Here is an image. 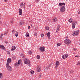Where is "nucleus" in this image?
<instances>
[{
    "label": "nucleus",
    "mask_w": 80,
    "mask_h": 80,
    "mask_svg": "<svg viewBox=\"0 0 80 80\" xmlns=\"http://www.w3.org/2000/svg\"><path fill=\"white\" fill-rule=\"evenodd\" d=\"M59 5H60V6H62V5H65V4L64 2H62V3L60 2L59 3Z\"/></svg>",
    "instance_id": "nucleus-14"
},
{
    "label": "nucleus",
    "mask_w": 80,
    "mask_h": 80,
    "mask_svg": "<svg viewBox=\"0 0 80 80\" xmlns=\"http://www.w3.org/2000/svg\"><path fill=\"white\" fill-rule=\"evenodd\" d=\"M68 37L66 36L65 37V38H68Z\"/></svg>",
    "instance_id": "nucleus-50"
},
{
    "label": "nucleus",
    "mask_w": 80,
    "mask_h": 80,
    "mask_svg": "<svg viewBox=\"0 0 80 80\" xmlns=\"http://www.w3.org/2000/svg\"><path fill=\"white\" fill-rule=\"evenodd\" d=\"M50 67V66H48L47 67V69H49Z\"/></svg>",
    "instance_id": "nucleus-38"
},
{
    "label": "nucleus",
    "mask_w": 80,
    "mask_h": 80,
    "mask_svg": "<svg viewBox=\"0 0 80 80\" xmlns=\"http://www.w3.org/2000/svg\"><path fill=\"white\" fill-rule=\"evenodd\" d=\"M21 55L22 58H25V55H23V54H21Z\"/></svg>",
    "instance_id": "nucleus-27"
},
{
    "label": "nucleus",
    "mask_w": 80,
    "mask_h": 80,
    "mask_svg": "<svg viewBox=\"0 0 80 80\" xmlns=\"http://www.w3.org/2000/svg\"><path fill=\"white\" fill-rule=\"evenodd\" d=\"M20 6L21 7H22L23 6V2H22L20 4Z\"/></svg>",
    "instance_id": "nucleus-33"
},
{
    "label": "nucleus",
    "mask_w": 80,
    "mask_h": 80,
    "mask_svg": "<svg viewBox=\"0 0 80 80\" xmlns=\"http://www.w3.org/2000/svg\"><path fill=\"white\" fill-rule=\"evenodd\" d=\"M40 1V0H36V2H38Z\"/></svg>",
    "instance_id": "nucleus-43"
},
{
    "label": "nucleus",
    "mask_w": 80,
    "mask_h": 80,
    "mask_svg": "<svg viewBox=\"0 0 80 80\" xmlns=\"http://www.w3.org/2000/svg\"><path fill=\"white\" fill-rule=\"evenodd\" d=\"M60 10H65V6H63Z\"/></svg>",
    "instance_id": "nucleus-11"
},
{
    "label": "nucleus",
    "mask_w": 80,
    "mask_h": 80,
    "mask_svg": "<svg viewBox=\"0 0 80 80\" xmlns=\"http://www.w3.org/2000/svg\"><path fill=\"white\" fill-rule=\"evenodd\" d=\"M0 48H1V49L3 50L5 49V47L3 45H1L0 46Z\"/></svg>",
    "instance_id": "nucleus-15"
},
{
    "label": "nucleus",
    "mask_w": 80,
    "mask_h": 80,
    "mask_svg": "<svg viewBox=\"0 0 80 80\" xmlns=\"http://www.w3.org/2000/svg\"><path fill=\"white\" fill-rule=\"evenodd\" d=\"M39 50L40 52H44L45 50V48L44 47H41L39 48Z\"/></svg>",
    "instance_id": "nucleus-7"
},
{
    "label": "nucleus",
    "mask_w": 80,
    "mask_h": 80,
    "mask_svg": "<svg viewBox=\"0 0 80 80\" xmlns=\"http://www.w3.org/2000/svg\"><path fill=\"white\" fill-rule=\"evenodd\" d=\"M35 30H37V28H35Z\"/></svg>",
    "instance_id": "nucleus-55"
},
{
    "label": "nucleus",
    "mask_w": 80,
    "mask_h": 80,
    "mask_svg": "<svg viewBox=\"0 0 80 80\" xmlns=\"http://www.w3.org/2000/svg\"><path fill=\"white\" fill-rule=\"evenodd\" d=\"M12 33H15V30H13L12 31Z\"/></svg>",
    "instance_id": "nucleus-42"
},
{
    "label": "nucleus",
    "mask_w": 80,
    "mask_h": 80,
    "mask_svg": "<svg viewBox=\"0 0 80 80\" xmlns=\"http://www.w3.org/2000/svg\"><path fill=\"white\" fill-rule=\"evenodd\" d=\"M19 15H22V10H19Z\"/></svg>",
    "instance_id": "nucleus-18"
},
{
    "label": "nucleus",
    "mask_w": 80,
    "mask_h": 80,
    "mask_svg": "<svg viewBox=\"0 0 80 80\" xmlns=\"http://www.w3.org/2000/svg\"><path fill=\"white\" fill-rule=\"evenodd\" d=\"M41 67L40 66H37V72H39L41 71Z\"/></svg>",
    "instance_id": "nucleus-9"
},
{
    "label": "nucleus",
    "mask_w": 80,
    "mask_h": 80,
    "mask_svg": "<svg viewBox=\"0 0 80 80\" xmlns=\"http://www.w3.org/2000/svg\"><path fill=\"white\" fill-rule=\"evenodd\" d=\"M72 20H73V19L72 18H70L68 20V21L70 23H71L72 22Z\"/></svg>",
    "instance_id": "nucleus-22"
},
{
    "label": "nucleus",
    "mask_w": 80,
    "mask_h": 80,
    "mask_svg": "<svg viewBox=\"0 0 80 80\" xmlns=\"http://www.w3.org/2000/svg\"><path fill=\"white\" fill-rule=\"evenodd\" d=\"M78 64H77V65H78V64H79V65H80V62H78Z\"/></svg>",
    "instance_id": "nucleus-49"
},
{
    "label": "nucleus",
    "mask_w": 80,
    "mask_h": 80,
    "mask_svg": "<svg viewBox=\"0 0 80 80\" xmlns=\"http://www.w3.org/2000/svg\"><path fill=\"white\" fill-rule=\"evenodd\" d=\"M28 29H30V26H28Z\"/></svg>",
    "instance_id": "nucleus-44"
},
{
    "label": "nucleus",
    "mask_w": 80,
    "mask_h": 80,
    "mask_svg": "<svg viewBox=\"0 0 80 80\" xmlns=\"http://www.w3.org/2000/svg\"><path fill=\"white\" fill-rule=\"evenodd\" d=\"M78 14H80V11H79L78 12Z\"/></svg>",
    "instance_id": "nucleus-53"
},
{
    "label": "nucleus",
    "mask_w": 80,
    "mask_h": 80,
    "mask_svg": "<svg viewBox=\"0 0 80 80\" xmlns=\"http://www.w3.org/2000/svg\"><path fill=\"white\" fill-rule=\"evenodd\" d=\"M28 53H29V54H30V55H31V54H32V52L31 51H29L28 52Z\"/></svg>",
    "instance_id": "nucleus-35"
},
{
    "label": "nucleus",
    "mask_w": 80,
    "mask_h": 80,
    "mask_svg": "<svg viewBox=\"0 0 80 80\" xmlns=\"http://www.w3.org/2000/svg\"><path fill=\"white\" fill-rule=\"evenodd\" d=\"M66 0L67 1V0Z\"/></svg>",
    "instance_id": "nucleus-58"
},
{
    "label": "nucleus",
    "mask_w": 80,
    "mask_h": 80,
    "mask_svg": "<svg viewBox=\"0 0 80 80\" xmlns=\"http://www.w3.org/2000/svg\"><path fill=\"white\" fill-rule=\"evenodd\" d=\"M62 58H63V59H65V55H63L62 56Z\"/></svg>",
    "instance_id": "nucleus-34"
},
{
    "label": "nucleus",
    "mask_w": 80,
    "mask_h": 80,
    "mask_svg": "<svg viewBox=\"0 0 80 80\" xmlns=\"http://www.w3.org/2000/svg\"><path fill=\"white\" fill-rule=\"evenodd\" d=\"M64 57H65V58H67V57H68V55L65 54Z\"/></svg>",
    "instance_id": "nucleus-29"
},
{
    "label": "nucleus",
    "mask_w": 80,
    "mask_h": 80,
    "mask_svg": "<svg viewBox=\"0 0 80 80\" xmlns=\"http://www.w3.org/2000/svg\"><path fill=\"white\" fill-rule=\"evenodd\" d=\"M45 29L46 30H49V28L48 27H46L45 28Z\"/></svg>",
    "instance_id": "nucleus-28"
},
{
    "label": "nucleus",
    "mask_w": 80,
    "mask_h": 80,
    "mask_svg": "<svg viewBox=\"0 0 80 80\" xmlns=\"http://www.w3.org/2000/svg\"><path fill=\"white\" fill-rule=\"evenodd\" d=\"M31 26H32V25H31Z\"/></svg>",
    "instance_id": "nucleus-57"
},
{
    "label": "nucleus",
    "mask_w": 80,
    "mask_h": 80,
    "mask_svg": "<svg viewBox=\"0 0 80 80\" xmlns=\"http://www.w3.org/2000/svg\"><path fill=\"white\" fill-rule=\"evenodd\" d=\"M75 57H78V56H75Z\"/></svg>",
    "instance_id": "nucleus-54"
},
{
    "label": "nucleus",
    "mask_w": 80,
    "mask_h": 80,
    "mask_svg": "<svg viewBox=\"0 0 80 80\" xmlns=\"http://www.w3.org/2000/svg\"><path fill=\"white\" fill-rule=\"evenodd\" d=\"M19 23H20V25H23V22H19Z\"/></svg>",
    "instance_id": "nucleus-31"
},
{
    "label": "nucleus",
    "mask_w": 80,
    "mask_h": 80,
    "mask_svg": "<svg viewBox=\"0 0 80 80\" xmlns=\"http://www.w3.org/2000/svg\"><path fill=\"white\" fill-rule=\"evenodd\" d=\"M57 47H59V46H60L61 45V44L60 43H57Z\"/></svg>",
    "instance_id": "nucleus-30"
},
{
    "label": "nucleus",
    "mask_w": 80,
    "mask_h": 80,
    "mask_svg": "<svg viewBox=\"0 0 80 80\" xmlns=\"http://www.w3.org/2000/svg\"><path fill=\"white\" fill-rule=\"evenodd\" d=\"M34 36H37V33L35 32L34 33Z\"/></svg>",
    "instance_id": "nucleus-36"
},
{
    "label": "nucleus",
    "mask_w": 80,
    "mask_h": 80,
    "mask_svg": "<svg viewBox=\"0 0 80 80\" xmlns=\"http://www.w3.org/2000/svg\"><path fill=\"white\" fill-rule=\"evenodd\" d=\"M1 17H2V15H1V14H0V18H1Z\"/></svg>",
    "instance_id": "nucleus-52"
},
{
    "label": "nucleus",
    "mask_w": 80,
    "mask_h": 80,
    "mask_svg": "<svg viewBox=\"0 0 80 80\" xmlns=\"http://www.w3.org/2000/svg\"><path fill=\"white\" fill-rule=\"evenodd\" d=\"M24 63L25 64H28V65L29 67H30V60L28 59L27 58H25L24 60Z\"/></svg>",
    "instance_id": "nucleus-1"
},
{
    "label": "nucleus",
    "mask_w": 80,
    "mask_h": 80,
    "mask_svg": "<svg viewBox=\"0 0 80 80\" xmlns=\"http://www.w3.org/2000/svg\"><path fill=\"white\" fill-rule=\"evenodd\" d=\"M61 12H65V10H61L60 11Z\"/></svg>",
    "instance_id": "nucleus-40"
},
{
    "label": "nucleus",
    "mask_w": 80,
    "mask_h": 80,
    "mask_svg": "<svg viewBox=\"0 0 80 80\" xmlns=\"http://www.w3.org/2000/svg\"><path fill=\"white\" fill-rule=\"evenodd\" d=\"M30 72L31 74H33V73L34 72V71H33L32 70L30 71Z\"/></svg>",
    "instance_id": "nucleus-32"
},
{
    "label": "nucleus",
    "mask_w": 80,
    "mask_h": 80,
    "mask_svg": "<svg viewBox=\"0 0 80 80\" xmlns=\"http://www.w3.org/2000/svg\"><path fill=\"white\" fill-rule=\"evenodd\" d=\"M52 64H49V67H51L52 66Z\"/></svg>",
    "instance_id": "nucleus-45"
},
{
    "label": "nucleus",
    "mask_w": 80,
    "mask_h": 80,
    "mask_svg": "<svg viewBox=\"0 0 80 80\" xmlns=\"http://www.w3.org/2000/svg\"><path fill=\"white\" fill-rule=\"evenodd\" d=\"M73 50L74 51H76V49H74Z\"/></svg>",
    "instance_id": "nucleus-51"
},
{
    "label": "nucleus",
    "mask_w": 80,
    "mask_h": 80,
    "mask_svg": "<svg viewBox=\"0 0 80 80\" xmlns=\"http://www.w3.org/2000/svg\"><path fill=\"white\" fill-rule=\"evenodd\" d=\"M21 62V59H20L18 60V63L16 62L15 63V66H16V67H18L19 66V65H20V62Z\"/></svg>",
    "instance_id": "nucleus-8"
},
{
    "label": "nucleus",
    "mask_w": 80,
    "mask_h": 80,
    "mask_svg": "<svg viewBox=\"0 0 80 80\" xmlns=\"http://www.w3.org/2000/svg\"><path fill=\"white\" fill-rule=\"evenodd\" d=\"M78 33H79V30L73 32L72 33V35L75 36H77V35H78Z\"/></svg>",
    "instance_id": "nucleus-2"
},
{
    "label": "nucleus",
    "mask_w": 80,
    "mask_h": 80,
    "mask_svg": "<svg viewBox=\"0 0 80 80\" xmlns=\"http://www.w3.org/2000/svg\"><path fill=\"white\" fill-rule=\"evenodd\" d=\"M41 75H42V74H40L39 75V78H42V76Z\"/></svg>",
    "instance_id": "nucleus-37"
},
{
    "label": "nucleus",
    "mask_w": 80,
    "mask_h": 80,
    "mask_svg": "<svg viewBox=\"0 0 80 80\" xmlns=\"http://www.w3.org/2000/svg\"><path fill=\"white\" fill-rule=\"evenodd\" d=\"M11 61H12V59L10 58H8V59L7 62V63L6 65H9L10 63L11 62Z\"/></svg>",
    "instance_id": "nucleus-10"
},
{
    "label": "nucleus",
    "mask_w": 80,
    "mask_h": 80,
    "mask_svg": "<svg viewBox=\"0 0 80 80\" xmlns=\"http://www.w3.org/2000/svg\"><path fill=\"white\" fill-rule=\"evenodd\" d=\"M26 37H29V34L28 33V32L26 33Z\"/></svg>",
    "instance_id": "nucleus-20"
},
{
    "label": "nucleus",
    "mask_w": 80,
    "mask_h": 80,
    "mask_svg": "<svg viewBox=\"0 0 80 80\" xmlns=\"http://www.w3.org/2000/svg\"><path fill=\"white\" fill-rule=\"evenodd\" d=\"M47 36L48 37V38L49 39H50V32H48L47 34Z\"/></svg>",
    "instance_id": "nucleus-12"
},
{
    "label": "nucleus",
    "mask_w": 80,
    "mask_h": 80,
    "mask_svg": "<svg viewBox=\"0 0 80 80\" xmlns=\"http://www.w3.org/2000/svg\"><path fill=\"white\" fill-rule=\"evenodd\" d=\"M65 43H66L67 45H69V44L70 43L71 41L70 40L68 39H66L65 41Z\"/></svg>",
    "instance_id": "nucleus-4"
},
{
    "label": "nucleus",
    "mask_w": 80,
    "mask_h": 80,
    "mask_svg": "<svg viewBox=\"0 0 80 80\" xmlns=\"http://www.w3.org/2000/svg\"><path fill=\"white\" fill-rule=\"evenodd\" d=\"M4 1L5 2H7V0H4Z\"/></svg>",
    "instance_id": "nucleus-47"
},
{
    "label": "nucleus",
    "mask_w": 80,
    "mask_h": 80,
    "mask_svg": "<svg viewBox=\"0 0 80 80\" xmlns=\"http://www.w3.org/2000/svg\"><path fill=\"white\" fill-rule=\"evenodd\" d=\"M7 53H8V54L9 55V54H10V52H9V51H8L7 52Z\"/></svg>",
    "instance_id": "nucleus-39"
},
{
    "label": "nucleus",
    "mask_w": 80,
    "mask_h": 80,
    "mask_svg": "<svg viewBox=\"0 0 80 80\" xmlns=\"http://www.w3.org/2000/svg\"><path fill=\"white\" fill-rule=\"evenodd\" d=\"M26 3H24V4L23 5V7L22 8H23V10H25V5Z\"/></svg>",
    "instance_id": "nucleus-21"
},
{
    "label": "nucleus",
    "mask_w": 80,
    "mask_h": 80,
    "mask_svg": "<svg viewBox=\"0 0 80 80\" xmlns=\"http://www.w3.org/2000/svg\"><path fill=\"white\" fill-rule=\"evenodd\" d=\"M57 18H54V19H53V20L54 22H56L57 21Z\"/></svg>",
    "instance_id": "nucleus-17"
},
{
    "label": "nucleus",
    "mask_w": 80,
    "mask_h": 80,
    "mask_svg": "<svg viewBox=\"0 0 80 80\" xmlns=\"http://www.w3.org/2000/svg\"><path fill=\"white\" fill-rule=\"evenodd\" d=\"M8 32V30L7 32H4V34H1V36H0V40H3V39H2V37L3 36V35H7Z\"/></svg>",
    "instance_id": "nucleus-5"
},
{
    "label": "nucleus",
    "mask_w": 80,
    "mask_h": 80,
    "mask_svg": "<svg viewBox=\"0 0 80 80\" xmlns=\"http://www.w3.org/2000/svg\"><path fill=\"white\" fill-rule=\"evenodd\" d=\"M10 22L11 23H14V21L13 20V19H12L11 20H10Z\"/></svg>",
    "instance_id": "nucleus-19"
},
{
    "label": "nucleus",
    "mask_w": 80,
    "mask_h": 80,
    "mask_svg": "<svg viewBox=\"0 0 80 80\" xmlns=\"http://www.w3.org/2000/svg\"><path fill=\"white\" fill-rule=\"evenodd\" d=\"M15 35L16 37H17L18 36V32H16Z\"/></svg>",
    "instance_id": "nucleus-24"
},
{
    "label": "nucleus",
    "mask_w": 80,
    "mask_h": 80,
    "mask_svg": "<svg viewBox=\"0 0 80 80\" xmlns=\"http://www.w3.org/2000/svg\"><path fill=\"white\" fill-rule=\"evenodd\" d=\"M5 43H6V44H7V43H8V42H7L6 41H5Z\"/></svg>",
    "instance_id": "nucleus-46"
},
{
    "label": "nucleus",
    "mask_w": 80,
    "mask_h": 80,
    "mask_svg": "<svg viewBox=\"0 0 80 80\" xmlns=\"http://www.w3.org/2000/svg\"><path fill=\"white\" fill-rule=\"evenodd\" d=\"M37 58L38 59H40V56L39 55H37Z\"/></svg>",
    "instance_id": "nucleus-25"
},
{
    "label": "nucleus",
    "mask_w": 80,
    "mask_h": 80,
    "mask_svg": "<svg viewBox=\"0 0 80 80\" xmlns=\"http://www.w3.org/2000/svg\"><path fill=\"white\" fill-rule=\"evenodd\" d=\"M15 48H16V47H15V46H13L12 47V49L11 50L12 51L15 50Z\"/></svg>",
    "instance_id": "nucleus-16"
},
{
    "label": "nucleus",
    "mask_w": 80,
    "mask_h": 80,
    "mask_svg": "<svg viewBox=\"0 0 80 80\" xmlns=\"http://www.w3.org/2000/svg\"><path fill=\"white\" fill-rule=\"evenodd\" d=\"M77 23V22L76 21H74L72 24V28H75L76 24Z\"/></svg>",
    "instance_id": "nucleus-6"
},
{
    "label": "nucleus",
    "mask_w": 80,
    "mask_h": 80,
    "mask_svg": "<svg viewBox=\"0 0 80 80\" xmlns=\"http://www.w3.org/2000/svg\"><path fill=\"white\" fill-rule=\"evenodd\" d=\"M41 37H43L44 36V34H42L41 35Z\"/></svg>",
    "instance_id": "nucleus-41"
},
{
    "label": "nucleus",
    "mask_w": 80,
    "mask_h": 80,
    "mask_svg": "<svg viewBox=\"0 0 80 80\" xmlns=\"http://www.w3.org/2000/svg\"><path fill=\"white\" fill-rule=\"evenodd\" d=\"M60 26H59L57 27V29L56 30V32H58L59 31V30H60Z\"/></svg>",
    "instance_id": "nucleus-13"
},
{
    "label": "nucleus",
    "mask_w": 80,
    "mask_h": 80,
    "mask_svg": "<svg viewBox=\"0 0 80 80\" xmlns=\"http://www.w3.org/2000/svg\"><path fill=\"white\" fill-rule=\"evenodd\" d=\"M18 10H22V9H18Z\"/></svg>",
    "instance_id": "nucleus-48"
},
{
    "label": "nucleus",
    "mask_w": 80,
    "mask_h": 80,
    "mask_svg": "<svg viewBox=\"0 0 80 80\" xmlns=\"http://www.w3.org/2000/svg\"><path fill=\"white\" fill-rule=\"evenodd\" d=\"M21 65H22V64H21Z\"/></svg>",
    "instance_id": "nucleus-56"
},
{
    "label": "nucleus",
    "mask_w": 80,
    "mask_h": 80,
    "mask_svg": "<svg viewBox=\"0 0 80 80\" xmlns=\"http://www.w3.org/2000/svg\"><path fill=\"white\" fill-rule=\"evenodd\" d=\"M6 67L8 71H9V72H11V71H12V67L9 66V65H6Z\"/></svg>",
    "instance_id": "nucleus-3"
},
{
    "label": "nucleus",
    "mask_w": 80,
    "mask_h": 80,
    "mask_svg": "<svg viewBox=\"0 0 80 80\" xmlns=\"http://www.w3.org/2000/svg\"><path fill=\"white\" fill-rule=\"evenodd\" d=\"M3 77V75L2 73H0V78H2Z\"/></svg>",
    "instance_id": "nucleus-26"
},
{
    "label": "nucleus",
    "mask_w": 80,
    "mask_h": 80,
    "mask_svg": "<svg viewBox=\"0 0 80 80\" xmlns=\"http://www.w3.org/2000/svg\"><path fill=\"white\" fill-rule=\"evenodd\" d=\"M56 63L57 65H60V62L58 61L56 62Z\"/></svg>",
    "instance_id": "nucleus-23"
}]
</instances>
